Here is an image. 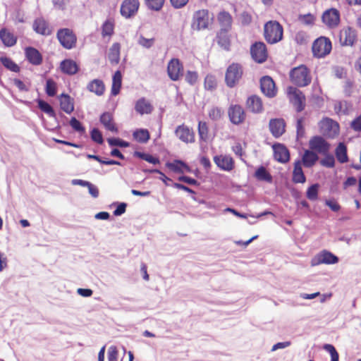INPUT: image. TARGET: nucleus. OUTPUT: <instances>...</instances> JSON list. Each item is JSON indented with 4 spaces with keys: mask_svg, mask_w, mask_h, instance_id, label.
I'll return each mask as SVG.
<instances>
[{
    "mask_svg": "<svg viewBox=\"0 0 361 361\" xmlns=\"http://www.w3.org/2000/svg\"><path fill=\"white\" fill-rule=\"evenodd\" d=\"M289 78L293 84L300 87L309 85L312 81L310 71L305 65L292 68L289 73Z\"/></svg>",
    "mask_w": 361,
    "mask_h": 361,
    "instance_id": "f257e3e1",
    "label": "nucleus"
},
{
    "mask_svg": "<svg viewBox=\"0 0 361 361\" xmlns=\"http://www.w3.org/2000/svg\"><path fill=\"white\" fill-rule=\"evenodd\" d=\"M283 37V26L276 20H269L264 25V37L267 43L274 44L281 41Z\"/></svg>",
    "mask_w": 361,
    "mask_h": 361,
    "instance_id": "f03ea898",
    "label": "nucleus"
},
{
    "mask_svg": "<svg viewBox=\"0 0 361 361\" xmlns=\"http://www.w3.org/2000/svg\"><path fill=\"white\" fill-rule=\"evenodd\" d=\"M332 49V44L329 37H319L312 43V51L316 58H324L330 54Z\"/></svg>",
    "mask_w": 361,
    "mask_h": 361,
    "instance_id": "7ed1b4c3",
    "label": "nucleus"
},
{
    "mask_svg": "<svg viewBox=\"0 0 361 361\" xmlns=\"http://www.w3.org/2000/svg\"><path fill=\"white\" fill-rule=\"evenodd\" d=\"M56 38L66 49H72L76 47L78 38L72 29L60 28L56 32Z\"/></svg>",
    "mask_w": 361,
    "mask_h": 361,
    "instance_id": "20e7f679",
    "label": "nucleus"
},
{
    "mask_svg": "<svg viewBox=\"0 0 361 361\" xmlns=\"http://www.w3.org/2000/svg\"><path fill=\"white\" fill-rule=\"evenodd\" d=\"M243 71L240 64L233 63L226 71L225 81L228 87H233L243 76Z\"/></svg>",
    "mask_w": 361,
    "mask_h": 361,
    "instance_id": "39448f33",
    "label": "nucleus"
},
{
    "mask_svg": "<svg viewBox=\"0 0 361 361\" xmlns=\"http://www.w3.org/2000/svg\"><path fill=\"white\" fill-rule=\"evenodd\" d=\"M287 94L290 102L298 112H301L305 109L306 99L302 91L295 87L290 86L287 88Z\"/></svg>",
    "mask_w": 361,
    "mask_h": 361,
    "instance_id": "423d86ee",
    "label": "nucleus"
},
{
    "mask_svg": "<svg viewBox=\"0 0 361 361\" xmlns=\"http://www.w3.org/2000/svg\"><path fill=\"white\" fill-rule=\"evenodd\" d=\"M228 116L231 123L238 126L245 121L247 114L241 105L231 104L228 108Z\"/></svg>",
    "mask_w": 361,
    "mask_h": 361,
    "instance_id": "0eeeda50",
    "label": "nucleus"
},
{
    "mask_svg": "<svg viewBox=\"0 0 361 361\" xmlns=\"http://www.w3.org/2000/svg\"><path fill=\"white\" fill-rule=\"evenodd\" d=\"M330 144L322 137L313 136L309 140L310 149L317 154L326 155L330 150Z\"/></svg>",
    "mask_w": 361,
    "mask_h": 361,
    "instance_id": "6e6552de",
    "label": "nucleus"
},
{
    "mask_svg": "<svg viewBox=\"0 0 361 361\" xmlns=\"http://www.w3.org/2000/svg\"><path fill=\"white\" fill-rule=\"evenodd\" d=\"M339 42L341 46L353 47L357 41V31L350 27H344L339 32Z\"/></svg>",
    "mask_w": 361,
    "mask_h": 361,
    "instance_id": "1a4fd4ad",
    "label": "nucleus"
},
{
    "mask_svg": "<svg viewBox=\"0 0 361 361\" xmlns=\"http://www.w3.org/2000/svg\"><path fill=\"white\" fill-rule=\"evenodd\" d=\"M321 133L329 137H334L339 133L338 123L329 118H324L319 123Z\"/></svg>",
    "mask_w": 361,
    "mask_h": 361,
    "instance_id": "9d476101",
    "label": "nucleus"
},
{
    "mask_svg": "<svg viewBox=\"0 0 361 361\" xmlns=\"http://www.w3.org/2000/svg\"><path fill=\"white\" fill-rule=\"evenodd\" d=\"M252 59L258 63L265 62L268 58V51L266 44L262 42H256L250 47Z\"/></svg>",
    "mask_w": 361,
    "mask_h": 361,
    "instance_id": "9b49d317",
    "label": "nucleus"
},
{
    "mask_svg": "<svg viewBox=\"0 0 361 361\" xmlns=\"http://www.w3.org/2000/svg\"><path fill=\"white\" fill-rule=\"evenodd\" d=\"M322 23L330 29L336 28L340 24V12L334 8L326 10L322 16Z\"/></svg>",
    "mask_w": 361,
    "mask_h": 361,
    "instance_id": "f8f14e48",
    "label": "nucleus"
},
{
    "mask_svg": "<svg viewBox=\"0 0 361 361\" xmlns=\"http://www.w3.org/2000/svg\"><path fill=\"white\" fill-rule=\"evenodd\" d=\"M338 262V257L337 256L326 250H324L317 254L311 259L310 263L312 267H315L322 264H336Z\"/></svg>",
    "mask_w": 361,
    "mask_h": 361,
    "instance_id": "ddd939ff",
    "label": "nucleus"
},
{
    "mask_svg": "<svg viewBox=\"0 0 361 361\" xmlns=\"http://www.w3.org/2000/svg\"><path fill=\"white\" fill-rule=\"evenodd\" d=\"M183 63L176 58L171 59L167 65V74L173 81L178 80L183 75Z\"/></svg>",
    "mask_w": 361,
    "mask_h": 361,
    "instance_id": "4468645a",
    "label": "nucleus"
},
{
    "mask_svg": "<svg viewBox=\"0 0 361 361\" xmlns=\"http://www.w3.org/2000/svg\"><path fill=\"white\" fill-rule=\"evenodd\" d=\"M209 23V12L202 9L197 11L192 18V26L197 30H204L208 27Z\"/></svg>",
    "mask_w": 361,
    "mask_h": 361,
    "instance_id": "2eb2a0df",
    "label": "nucleus"
},
{
    "mask_svg": "<svg viewBox=\"0 0 361 361\" xmlns=\"http://www.w3.org/2000/svg\"><path fill=\"white\" fill-rule=\"evenodd\" d=\"M261 92L267 97L273 98L277 94V88L274 80L268 75L263 76L260 79Z\"/></svg>",
    "mask_w": 361,
    "mask_h": 361,
    "instance_id": "dca6fc26",
    "label": "nucleus"
},
{
    "mask_svg": "<svg viewBox=\"0 0 361 361\" xmlns=\"http://www.w3.org/2000/svg\"><path fill=\"white\" fill-rule=\"evenodd\" d=\"M139 7V0H123L121 5L120 12L123 17L129 18L137 13Z\"/></svg>",
    "mask_w": 361,
    "mask_h": 361,
    "instance_id": "f3484780",
    "label": "nucleus"
},
{
    "mask_svg": "<svg viewBox=\"0 0 361 361\" xmlns=\"http://www.w3.org/2000/svg\"><path fill=\"white\" fill-rule=\"evenodd\" d=\"M175 134L180 140L186 144L193 143L195 141L193 130L185 124L178 126L175 130Z\"/></svg>",
    "mask_w": 361,
    "mask_h": 361,
    "instance_id": "a211bd4d",
    "label": "nucleus"
},
{
    "mask_svg": "<svg viewBox=\"0 0 361 361\" xmlns=\"http://www.w3.org/2000/svg\"><path fill=\"white\" fill-rule=\"evenodd\" d=\"M33 30L41 35L49 36L52 33V27L43 17L37 18L32 23Z\"/></svg>",
    "mask_w": 361,
    "mask_h": 361,
    "instance_id": "6ab92c4d",
    "label": "nucleus"
},
{
    "mask_svg": "<svg viewBox=\"0 0 361 361\" xmlns=\"http://www.w3.org/2000/svg\"><path fill=\"white\" fill-rule=\"evenodd\" d=\"M214 161L222 171H231L235 167V161L229 155H216L214 157Z\"/></svg>",
    "mask_w": 361,
    "mask_h": 361,
    "instance_id": "aec40b11",
    "label": "nucleus"
},
{
    "mask_svg": "<svg viewBox=\"0 0 361 361\" xmlns=\"http://www.w3.org/2000/svg\"><path fill=\"white\" fill-rule=\"evenodd\" d=\"M269 128L271 135L278 138L286 132V122L283 118H271L269 121Z\"/></svg>",
    "mask_w": 361,
    "mask_h": 361,
    "instance_id": "412c9836",
    "label": "nucleus"
},
{
    "mask_svg": "<svg viewBox=\"0 0 361 361\" xmlns=\"http://www.w3.org/2000/svg\"><path fill=\"white\" fill-rule=\"evenodd\" d=\"M274 159L282 164L287 163L290 160V152L288 148L283 144L277 143L273 145Z\"/></svg>",
    "mask_w": 361,
    "mask_h": 361,
    "instance_id": "4be33fe9",
    "label": "nucleus"
},
{
    "mask_svg": "<svg viewBox=\"0 0 361 361\" xmlns=\"http://www.w3.org/2000/svg\"><path fill=\"white\" fill-rule=\"evenodd\" d=\"M247 109L254 114H260L264 111V105L262 98L256 94L247 97L246 102Z\"/></svg>",
    "mask_w": 361,
    "mask_h": 361,
    "instance_id": "5701e85b",
    "label": "nucleus"
},
{
    "mask_svg": "<svg viewBox=\"0 0 361 361\" xmlns=\"http://www.w3.org/2000/svg\"><path fill=\"white\" fill-rule=\"evenodd\" d=\"M100 123L104 128L112 133L117 134L118 133V126L114 121V116L110 112L103 113L99 118Z\"/></svg>",
    "mask_w": 361,
    "mask_h": 361,
    "instance_id": "b1692460",
    "label": "nucleus"
},
{
    "mask_svg": "<svg viewBox=\"0 0 361 361\" xmlns=\"http://www.w3.org/2000/svg\"><path fill=\"white\" fill-rule=\"evenodd\" d=\"M25 55L29 63L34 66H39L42 63V55L34 47H26L25 49Z\"/></svg>",
    "mask_w": 361,
    "mask_h": 361,
    "instance_id": "393cba45",
    "label": "nucleus"
},
{
    "mask_svg": "<svg viewBox=\"0 0 361 361\" xmlns=\"http://www.w3.org/2000/svg\"><path fill=\"white\" fill-rule=\"evenodd\" d=\"M60 69L62 73L73 75L78 72L79 67L75 61L72 59H65L60 63Z\"/></svg>",
    "mask_w": 361,
    "mask_h": 361,
    "instance_id": "a878e982",
    "label": "nucleus"
},
{
    "mask_svg": "<svg viewBox=\"0 0 361 361\" xmlns=\"http://www.w3.org/2000/svg\"><path fill=\"white\" fill-rule=\"evenodd\" d=\"M217 20L221 30H230L232 27L233 18L228 11H221L217 15Z\"/></svg>",
    "mask_w": 361,
    "mask_h": 361,
    "instance_id": "bb28decb",
    "label": "nucleus"
},
{
    "mask_svg": "<svg viewBox=\"0 0 361 361\" xmlns=\"http://www.w3.org/2000/svg\"><path fill=\"white\" fill-rule=\"evenodd\" d=\"M292 180L295 183H304L306 181V177L303 173L302 163L300 159L294 162Z\"/></svg>",
    "mask_w": 361,
    "mask_h": 361,
    "instance_id": "cd10ccee",
    "label": "nucleus"
},
{
    "mask_svg": "<svg viewBox=\"0 0 361 361\" xmlns=\"http://www.w3.org/2000/svg\"><path fill=\"white\" fill-rule=\"evenodd\" d=\"M319 160L318 155L313 151L305 149L302 157L301 163L306 168L312 167Z\"/></svg>",
    "mask_w": 361,
    "mask_h": 361,
    "instance_id": "c85d7f7f",
    "label": "nucleus"
},
{
    "mask_svg": "<svg viewBox=\"0 0 361 361\" xmlns=\"http://www.w3.org/2000/svg\"><path fill=\"white\" fill-rule=\"evenodd\" d=\"M61 109L66 114H71L74 111L73 99L67 94H62L59 98Z\"/></svg>",
    "mask_w": 361,
    "mask_h": 361,
    "instance_id": "c756f323",
    "label": "nucleus"
},
{
    "mask_svg": "<svg viewBox=\"0 0 361 361\" xmlns=\"http://www.w3.org/2000/svg\"><path fill=\"white\" fill-rule=\"evenodd\" d=\"M0 39L6 47H13L17 42V37L6 28L0 30Z\"/></svg>",
    "mask_w": 361,
    "mask_h": 361,
    "instance_id": "7c9ffc66",
    "label": "nucleus"
},
{
    "mask_svg": "<svg viewBox=\"0 0 361 361\" xmlns=\"http://www.w3.org/2000/svg\"><path fill=\"white\" fill-rule=\"evenodd\" d=\"M166 166L176 173H183L185 171L190 172V168L183 161L180 160H175L173 162L166 163Z\"/></svg>",
    "mask_w": 361,
    "mask_h": 361,
    "instance_id": "2f4dec72",
    "label": "nucleus"
},
{
    "mask_svg": "<svg viewBox=\"0 0 361 361\" xmlns=\"http://www.w3.org/2000/svg\"><path fill=\"white\" fill-rule=\"evenodd\" d=\"M87 88L90 92H94L98 96H102L105 91V85L103 81L99 79H94L89 82Z\"/></svg>",
    "mask_w": 361,
    "mask_h": 361,
    "instance_id": "473e14b6",
    "label": "nucleus"
},
{
    "mask_svg": "<svg viewBox=\"0 0 361 361\" xmlns=\"http://www.w3.org/2000/svg\"><path fill=\"white\" fill-rule=\"evenodd\" d=\"M135 109L141 115L150 114L153 110L152 104L145 98H141L137 101Z\"/></svg>",
    "mask_w": 361,
    "mask_h": 361,
    "instance_id": "72a5a7b5",
    "label": "nucleus"
},
{
    "mask_svg": "<svg viewBox=\"0 0 361 361\" xmlns=\"http://www.w3.org/2000/svg\"><path fill=\"white\" fill-rule=\"evenodd\" d=\"M121 45L118 42L112 44L109 49L108 58L111 64H118L120 61Z\"/></svg>",
    "mask_w": 361,
    "mask_h": 361,
    "instance_id": "f704fd0d",
    "label": "nucleus"
},
{
    "mask_svg": "<svg viewBox=\"0 0 361 361\" xmlns=\"http://www.w3.org/2000/svg\"><path fill=\"white\" fill-rule=\"evenodd\" d=\"M229 30H220L217 35L218 44L225 49H228L231 45L230 37L228 34Z\"/></svg>",
    "mask_w": 361,
    "mask_h": 361,
    "instance_id": "c9c22d12",
    "label": "nucleus"
},
{
    "mask_svg": "<svg viewBox=\"0 0 361 361\" xmlns=\"http://www.w3.org/2000/svg\"><path fill=\"white\" fill-rule=\"evenodd\" d=\"M122 82V75L119 71L115 72L112 79L111 94L117 95L121 90Z\"/></svg>",
    "mask_w": 361,
    "mask_h": 361,
    "instance_id": "e433bc0d",
    "label": "nucleus"
},
{
    "mask_svg": "<svg viewBox=\"0 0 361 361\" xmlns=\"http://www.w3.org/2000/svg\"><path fill=\"white\" fill-rule=\"evenodd\" d=\"M197 130L200 140L207 142L209 137V130L207 122L201 121H199Z\"/></svg>",
    "mask_w": 361,
    "mask_h": 361,
    "instance_id": "4c0bfd02",
    "label": "nucleus"
},
{
    "mask_svg": "<svg viewBox=\"0 0 361 361\" xmlns=\"http://www.w3.org/2000/svg\"><path fill=\"white\" fill-rule=\"evenodd\" d=\"M336 157L340 163H345L348 161L347 148L346 146L341 142L338 144L335 151Z\"/></svg>",
    "mask_w": 361,
    "mask_h": 361,
    "instance_id": "58836bf2",
    "label": "nucleus"
},
{
    "mask_svg": "<svg viewBox=\"0 0 361 361\" xmlns=\"http://www.w3.org/2000/svg\"><path fill=\"white\" fill-rule=\"evenodd\" d=\"M0 62L5 68L11 71L14 73L20 72V68L19 66L11 58L7 56H1L0 57Z\"/></svg>",
    "mask_w": 361,
    "mask_h": 361,
    "instance_id": "ea45409f",
    "label": "nucleus"
},
{
    "mask_svg": "<svg viewBox=\"0 0 361 361\" xmlns=\"http://www.w3.org/2000/svg\"><path fill=\"white\" fill-rule=\"evenodd\" d=\"M255 176L259 180L266 181L268 183H271L272 181L271 175L267 171L266 168L262 166L256 170Z\"/></svg>",
    "mask_w": 361,
    "mask_h": 361,
    "instance_id": "a19ab883",
    "label": "nucleus"
},
{
    "mask_svg": "<svg viewBox=\"0 0 361 361\" xmlns=\"http://www.w3.org/2000/svg\"><path fill=\"white\" fill-rule=\"evenodd\" d=\"M114 31V22L111 19L106 20L102 26V36L110 37Z\"/></svg>",
    "mask_w": 361,
    "mask_h": 361,
    "instance_id": "79ce46f5",
    "label": "nucleus"
},
{
    "mask_svg": "<svg viewBox=\"0 0 361 361\" xmlns=\"http://www.w3.org/2000/svg\"><path fill=\"white\" fill-rule=\"evenodd\" d=\"M133 137L140 143H145L149 140V133L146 129L137 130L133 133Z\"/></svg>",
    "mask_w": 361,
    "mask_h": 361,
    "instance_id": "37998d69",
    "label": "nucleus"
},
{
    "mask_svg": "<svg viewBox=\"0 0 361 361\" xmlns=\"http://www.w3.org/2000/svg\"><path fill=\"white\" fill-rule=\"evenodd\" d=\"M204 88L207 90L212 91L217 87V80L214 75H207L204 78Z\"/></svg>",
    "mask_w": 361,
    "mask_h": 361,
    "instance_id": "c03bdc74",
    "label": "nucleus"
},
{
    "mask_svg": "<svg viewBox=\"0 0 361 361\" xmlns=\"http://www.w3.org/2000/svg\"><path fill=\"white\" fill-rule=\"evenodd\" d=\"M343 88L346 97H351L355 92L358 91L355 83L349 80L345 82Z\"/></svg>",
    "mask_w": 361,
    "mask_h": 361,
    "instance_id": "a18cd8bd",
    "label": "nucleus"
},
{
    "mask_svg": "<svg viewBox=\"0 0 361 361\" xmlns=\"http://www.w3.org/2000/svg\"><path fill=\"white\" fill-rule=\"evenodd\" d=\"M146 6L152 11H160L164 6L165 0H145Z\"/></svg>",
    "mask_w": 361,
    "mask_h": 361,
    "instance_id": "49530a36",
    "label": "nucleus"
},
{
    "mask_svg": "<svg viewBox=\"0 0 361 361\" xmlns=\"http://www.w3.org/2000/svg\"><path fill=\"white\" fill-rule=\"evenodd\" d=\"M37 104L38 107L41 109V111L46 113L49 116H55V112L49 104L42 99H39L37 101Z\"/></svg>",
    "mask_w": 361,
    "mask_h": 361,
    "instance_id": "de8ad7c7",
    "label": "nucleus"
},
{
    "mask_svg": "<svg viewBox=\"0 0 361 361\" xmlns=\"http://www.w3.org/2000/svg\"><path fill=\"white\" fill-rule=\"evenodd\" d=\"M319 184H313L307 188L306 196L310 200H316L318 198Z\"/></svg>",
    "mask_w": 361,
    "mask_h": 361,
    "instance_id": "09e8293b",
    "label": "nucleus"
},
{
    "mask_svg": "<svg viewBox=\"0 0 361 361\" xmlns=\"http://www.w3.org/2000/svg\"><path fill=\"white\" fill-rule=\"evenodd\" d=\"M223 115V111L221 108L217 106L212 107L208 112L209 118L212 121H219Z\"/></svg>",
    "mask_w": 361,
    "mask_h": 361,
    "instance_id": "8fccbe9b",
    "label": "nucleus"
},
{
    "mask_svg": "<svg viewBox=\"0 0 361 361\" xmlns=\"http://www.w3.org/2000/svg\"><path fill=\"white\" fill-rule=\"evenodd\" d=\"M56 83L52 79H48L46 82V93L49 97H54L56 94Z\"/></svg>",
    "mask_w": 361,
    "mask_h": 361,
    "instance_id": "3c124183",
    "label": "nucleus"
},
{
    "mask_svg": "<svg viewBox=\"0 0 361 361\" xmlns=\"http://www.w3.org/2000/svg\"><path fill=\"white\" fill-rule=\"evenodd\" d=\"M323 348L331 355V361H338V353L333 345L324 344Z\"/></svg>",
    "mask_w": 361,
    "mask_h": 361,
    "instance_id": "603ef678",
    "label": "nucleus"
},
{
    "mask_svg": "<svg viewBox=\"0 0 361 361\" xmlns=\"http://www.w3.org/2000/svg\"><path fill=\"white\" fill-rule=\"evenodd\" d=\"M324 156V157L320 161L321 165L327 168L334 167L335 165L334 157L329 153Z\"/></svg>",
    "mask_w": 361,
    "mask_h": 361,
    "instance_id": "864d4df0",
    "label": "nucleus"
},
{
    "mask_svg": "<svg viewBox=\"0 0 361 361\" xmlns=\"http://www.w3.org/2000/svg\"><path fill=\"white\" fill-rule=\"evenodd\" d=\"M185 81L191 85H195L198 80V73L196 71H188L185 75Z\"/></svg>",
    "mask_w": 361,
    "mask_h": 361,
    "instance_id": "5fc2aeb1",
    "label": "nucleus"
},
{
    "mask_svg": "<svg viewBox=\"0 0 361 361\" xmlns=\"http://www.w3.org/2000/svg\"><path fill=\"white\" fill-rule=\"evenodd\" d=\"M154 42H155L154 38L152 37V38L147 39L143 36H140L138 39V44L140 46H142L145 48H147V49L151 48L154 45Z\"/></svg>",
    "mask_w": 361,
    "mask_h": 361,
    "instance_id": "6e6d98bb",
    "label": "nucleus"
},
{
    "mask_svg": "<svg viewBox=\"0 0 361 361\" xmlns=\"http://www.w3.org/2000/svg\"><path fill=\"white\" fill-rule=\"evenodd\" d=\"M299 20L307 25H312L314 23L315 17L311 13L302 15L299 16Z\"/></svg>",
    "mask_w": 361,
    "mask_h": 361,
    "instance_id": "4d7b16f0",
    "label": "nucleus"
},
{
    "mask_svg": "<svg viewBox=\"0 0 361 361\" xmlns=\"http://www.w3.org/2000/svg\"><path fill=\"white\" fill-rule=\"evenodd\" d=\"M118 351L115 345H111L108 349L107 357L109 361H118Z\"/></svg>",
    "mask_w": 361,
    "mask_h": 361,
    "instance_id": "13d9d810",
    "label": "nucleus"
},
{
    "mask_svg": "<svg viewBox=\"0 0 361 361\" xmlns=\"http://www.w3.org/2000/svg\"><path fill=\"white\" fill-rule=\"evenodd\" d=\"M92 140L98 143L102 144L104 142L102 133L97 128H93L90 133Z\"/></svg>",
    "mask_w": 361,
    "mask_h": 361,
    "instance_id": "bf43d9fd",
    "label": "nucleus"
},
{
    "mask_svg": "<svg viewBox=\"0 0 361 361\" xmlns=\"http://www.w3.org/2000/svg\"><path fill=\"white\" fill-rule=\"evenodd\" d=\"M70 125L73 130L78 132L83 133L85 132V128L82 126L81 123L76 119L75 117H73L70 121Z\"/></svg>",
    "mask_w": 361,
    "mask_h": 361,
    "instance_id": "052dcab7",
    "label": "nucleus"
},
{
    "mask_svg": "<svg viewBox=\"0 0 361 361\" xmlns=\"http://www.w3.org/2000/svg\"><path fill=\"white\" fill-rule=\"evenodd\" d=\"M108 142L111 146H118L121 147H127L129 146V143L120 140L118 138H110L108 139Z\"/></svg>",
    "mask_w": 361,
    "mask_h": 361,
    "instance_id": "680f3d73",
    "label": "nucleus"
},
{
    "mask_svg": "<svg viewBox=\"0 0 361 361\" xmlns=\"http://www.w3.org/2000/svg\"><path fill=\"white\" fill-rule=\"evenodd\" d=\"M241 24L243 25H248L252 20V15L247 11H243L240 16Z\"/></svg>",
    "mask_w": 361,
    "mask_h": 361,
    "instance_id": "e2e57ef3",
    "label": "nucleus"
},
{
    "mask_svg": "<svg viewBox=\"0 0 361 361\" xmlns=\"http://www.w3.org/2000/svg\"><path fill=\"white\" fill-rule=\"evenodd\" d=\"M138 156L147 161V162L149 163H151V164H159V159L157 157H154L149 154H145V153H139L138 154Z\"/></svg>",
    "mask_w": 361,
    "mask_h": 361,
    "instance_id": "0e129e2a",
    "label": "nucleus"
},
{
    "mask_svg": "<svg viewBox=\"0 0 361 361\" xmlns=\"http://www.w3.org/2000/svg\"><path fill=\"white\" fill-rule=\"evenodd\" d=\"M350 128L356 132L361 131V114L352 121Z\"/></svg>",
    "mask_w": 361,
    "mask_h": 361,
    "instance_id": "69168bd1",
    "label": "nucleus"
},
{
    "mask_svg": "<svg viewBox=\"0 0 361 361\" xmlns=\"http://www.w3.org/2000/svg\"><path fill=\"white\" fill-rule=\"evenodd\" d=\"M304 121L305 119L303 117H301L297 120L296 128L298 136L302 137L305 133V128L303 126Z\"/></svg>",
    "mask_w": 361,
    "mask_h": 361,
    "instance_id": "338daca9",
    "label": "nucleus"
},
{
    "mask_svg": "<svg viewBox=\"0 0 361 361\" xmlns=\"http://www.w3.org/2000/svg\"><path fill=\"white\" fill-rule=\"evenodd\" d=\"M307 36L304 32H298L295 34V39L297 43L302 44L307 42Z\"/></svg>",
    "mask_w": 361,
    "mask_h": 361,
    "instance_id": "774afa93",
    "label": "nucleus"
}]
</instances>
